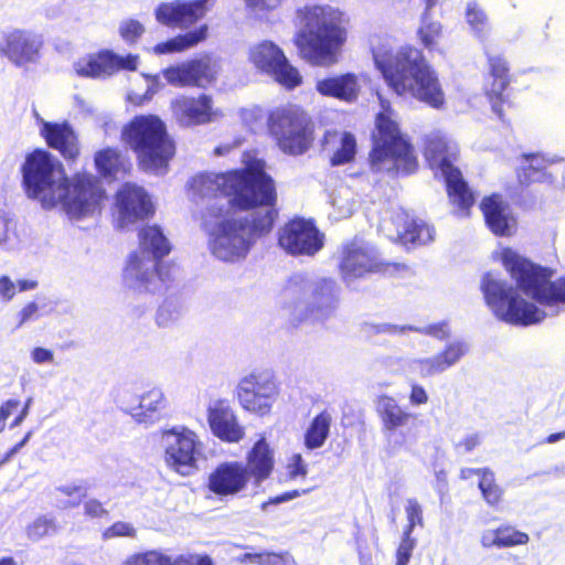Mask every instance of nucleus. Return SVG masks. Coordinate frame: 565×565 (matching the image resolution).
<instances>
[{"mask_svg":"<svg viewBox=\"0 0 565 565\" xmlns=\"http://www.w3.org/2000/svg\"><path fill=\"white\" fill-rule=\"evenodd\" d=\"M207 25L202 24L193 31L179 34L168 41L157 43L152 51L158 55L183 52L204 41L207 38Z\"/></svg>","mask_w":565,"mask_h":565,"instance_id":"obj_37","label":"nucleus"},{"mask_svg":"<svg viewBox=\"0 0 565 565\" xmlns=\"http://www.w3.org/2000/svg\"><path fill=\"white\" fill-rule=\"evenodd\" d=\"M267 130L278 149L291 157L308 152L316 140V122L300 105L288 103L269 111Z\"/></svg>","mask_w":565,"mask_h":565,"instance_id":"obj_7","label":"nucleus"},{"mask_svg":"<svg viewBox=\"0 0 565 565\" xmlns=\"http://www.w3.org/2000/svg\"><path fill=\"white\" fill-rule=\"evenodd\" d=\"M415 544L416 542L412 537V534L403 533L402 541L398 544L395 553L396 565H408L413 551L415 548Z\"/></svg>","mask_w":565,"mask_h":565,"instance_id":"obj_50","label":"nucleus"},{"mask_svg":"<svg viewBox=\"0 0 565 565\" xmlns=\"http://www.w3.org/2000/svg\"><path fill=\"white\" fill-rule=\"evenodd\" d=\"M56 529L52 519L39 516L26 526L25 534L30 541L38 542L55 533Z\"/></svg>","mask_w":565,"mask_h":565,"instance_id":"obj_45","label":"nucleus"},{"mask_svg":"<svg viewBox=\"0 0 565 565\" xmlns=\"http://www.w3.org/2000/svg\"><path fill=\"white\" fill-rule=\"evenodd\" d=\"M331 423L332 417L328 411L317 414L305 433V446L310 450L322 447L329 436Z\"/></svg>","mask_w":565,"mask_h":565,"instance_id":"obj_40","label":"nucleus"},{"mask_svg":"<svg viewBox=\"0 0 565 565\" xmlns=\"http://www.w3.org/2000/svg\"><path fill=\"white\" fill-rule=\"evenodd\" d=\"M277 241L291 256L312 257L323 248L326 236L313 218L294 216L281 226Z\"/></svg>","mask_w":565,"mask_h":565,"instance_id":"obj_12","label":"nucleus"},{"mask_svg":"<svg viewBox=\"0 0 565 565\" xmlns=\"http://www.w3.org/2000/svg\"><path fill=\"white\" fill-rule=\"evenodd\" d=\"M466 353V348L462 343H450L444 351L435 356L423 359L419 361L420 372L423 376H430L436 373L444 372L445 370L457 363Z\"/></svg>","mask_w":565,"mask_h":565,"instance_id":"obj_36","label":"nucleus"},{"mask_svg":"<svg viewBox=\"0 0 565 565\" xmlns=\"http://www.w3.org/2000/svg\"><path fill=\"white\" fill-rule=\"evenodd\" d=\"M21 406L19 399H8L0 405V420L4 424L10 415Z\"/></svg>","mask_w":565,"mask_h":565,"instance_id":"obj_61","label":"nucleus"},{"mask_svg":"<svg viewBox=\"0 0 565 565\" xmlns=\"http://www.w3.org/2000/svg\"><path fill=\"white\" fill-rule=\"evenodd\" d=\"M163 403V395L157 390H150L139 396L138 404L130 407L129 414L138 423L153 422Z\"/></svg>","mask_w":565,"mask_h":565,"instance_id":"obj_38","label":"nucleus"},{"mask_svg":"<svg viewBox=\"0 0 565 565\" xmlns=\"http://www.w3.org/2000/svg\"><path fill=\"white\" fill-rule=\"evenodd\" d=\"M166 466L182 477L199 470L202 443L198 434L185 426H174L161 431Z\"/></svg>","mask_w":565,"mask_h":565,"instance_id":"obj_11","label":"nucleus"},{"mask_svg":"<svg viewBox=\"0 0 565 565\" xmlns=\"http://www.w3.org/2000/svg\"><path fill=\"white\" fill-rule=\"evenodd\" d=\"M310 491H311V489L286 491V492H282V493L276 495V497L270 498L268 503L279 504V503L292 500L295 498H298L301 494H308Z\"/></svg>","mask_w":565,"mask_h":565,"instance_id":"obj_57","label":"nucleus"},{"mask_svg":"<svg viewBox=\"0 0 565 565\" xmlns=\"http://www.w3.org/2000/svg\"><path fill=\"white\" fill-rule=\"evenodd\" d=\"M210 0H174L161 2L154 10L158 23L179 29H189L203 19L211 9Z\"/></svg>","mask_w":565,"mask_h":565,"instance_id":"obj_17","label":"nucleus"},{"mask_svg":"<svg viewBox=\"0 0 565 565\" xmlns=\"http://www.w3.org/2000/svg\"><path fill=\"white\" fill-rule=\"evenodd\" d=\"M116 206L120 226L143 221L154 213L149 194L142 186L134 183H124L117 191Z\"/></svg>","mask_w":565,"mask_h":565,"instance_id":"obj_18","label":"nucleus"},{"mask_svg":"<svg viewBox=\"0 0 565 565\" xmlns=\"http://www.w3.org/2000/svg\"><path fill=\"white\" fill-rule=\"evenodd\" d=\"M106 199V191L98 177L79 171L71 178L64 177L58 189L56 205L61 204L71 218L81 220L100 212Z\"/></svg>","mask_w":565,"mask_h":565,"instance_id":"obj_9","label":"nucleus"},{"mask_svg":"<svg viewBox=\"0 0 565 565\" xmlns=\"http://www.w3.org/2000/svg\"><path fill=\"white\" fill-rule=\"evenodd\" d=\"M499 258L516 285L497 278L491 271L483 274L480 290L497 320L511 326L529 327L545 319L546 312L524 298L521 291L544 306L565 305V275L551 280L550 268L533 263L511 247L501 248Z\"/></svg>","mask_w":565,"mask_h":565,"instance_id":"obj_2","label":"nucleus"},{"mask_svg":"<svg viewBox=\"0 0 565 565\" xmlns=\"http://www.w3.org/2000/svg\"><path fill=\"white\" fill-rule=\"evenodd\" d=\"M207 422L214 436L226 443H238L245 431L233 409L218 401L207 411Z\"/></svg>","mask_w":565,"mask_h":565,"instance_id":"obj_27","label":"nucleus"},{"mask_svg":"<svg viewBox=\"0 0 565 565\" xmlns=\"http://www.w3.org/2000/svg\"><path fill=\"white\" fill-rule=\"evenodd\" d=\"M376 414L382 424V431L388 440L399 435L401 439L394 440V448L403 447L411 435L412 424L417 415L404 409L398 402L390 395H380L376 399Z\"/></svg>","mask_w":565,"mask_h":565,"instance_id":"obj_16","label":"nucleus"},{"mask_svg":"<svg viewBox=\"0 0 565 565\" xmlns=\"http://www.w3.org/2000/svg\"><path fill=\"white\" fill-rule=\"evenodd\" d=\"M371 141L369 163L372 171L386 170L397 175H409L418 170L415 149L402 131L388 102L382 103V109L374 118Z\"/></svg>","mask_w":565,"mask_h":565,"instance_id":"obj_5","label":"nucleus"},{"mask_svg":"<svg viewBox=\"0 0 565 565\" xmlns=\"http://www.w3.org/2000/svg\"><path fill=\"white\" fill-rule=\"evenodd\" d=\"M245 559H249L259 565H279L282 562L281 555L274 552H262V553H246L244 554Z\"/></svg>","mask_w":565,"mask_h":565,"instance_id":"obj_54","label":"nucleus"},{"mask_svg":"<svg viewBox=\"0 0 565 565\" xmlns=\"http://www.w3.org/2000/svg\"><path fill=\"white\" fill-rule=\"evenodd\" d=\"M32 359L35 363H47L54 359L53 352L45 348H34L32 351Z\"/></svg>","mask_w":565,"mask_h":565,"instance_id":"obj_64","label":"nucleus"},{"mask_svg":"<svg viewBox=\"0 0 565 565\" xmlns=\"http://www.w3.org/2000/svg\"><path fill=\"white\" fill-rule=\"evenodd\" d=\"M334 295V282L330 279H322L318 281L312 289V297L316 301L323 299H332Z\"/></svg>","mask_w":565,"mask_h":565,"instance_id":"obj_55","label":"nucleus"},{"mask_svg":"<svg viewBox=\"0 0 565 565\" xmlns=\"http://www.w3.org/2000/svg\"><path fill=\"white\" fill-rule=\"evenodd\" d=\"M409 402L412 405L426 404L428 402V395L425 388L418 384H413L409 394Z\"/></svg>","mask_w":565,"mask_h":565,"instance_id":"obj_58","label":"nucleus"},{"mask_svg":"<svg viewBox=\"0 0 565 565\" xmlns=\"http://www.w3.org/2000/svg\"><path fill=\"white\" fill-rule=\"evenodd\" d=\"M40 136L49 148L58 151L66 161H75L79 157L81 148L77 134L67 121H41Z\"/></svg>","mask_w":565,"mask_h":565,"instance_id":"obj_24","label":"nucleus"},{"mask_svg":"<svg viewBox=\"0 0 565 565\" xmlns=\"http://www.w3.org/2000/svg\"><path fill=\"white\" fill-rule=\"evenodd\" d=\"M94 163L99 175L104 178L117 179L118 175H125L131 169L130 162L117 148L113 147L98 150L94 154Z\"/></svg>","mask_w":565,"mask_h":565,"instance_id":"obj_35","label":"nucleus"},{"mask_svg":"<svg viewBox=\"0 0 565 565\" xmlns=\"http://www.w3.org/2000/svg\"><path fill=\"white\" fill-rule=\"evenodd\" d=\"M278 394L274 376L268 372H252L244 376L237 386V399L241 406L259 415L267 414Z\"/></svg>","mask_w":565,"mask_h":565,"instance_id":"obj_15","label":"nucleus"},{"mask_svg":"<svg viewBox=\"0 0 565 565\" xmlns=\"http://www.w3.org/2000/svg\"><path fill=\"white\" fill-rule=\"evenodd\" d=\"M407 524L403 533L412 534L416 526H424L423 508L416 499H408L405 505Z\"/></svg>","mask_w":565,"mask_h":565,"instance_id":"obj_46","label":"nucleus"},{"mask_svg":"<svg viewBox=\"0 0 565 565\" xmlns=\"http://www.w3.org/2000/svg\"><path fill=\"white\" fill-rule=\"evenodd\" d=\"M308 473V467L305 462L301 454H292L286 465V478L287 480H296L298 478H306Z\"/></svg>","mask_w":565,"mask_h":565,"instance_id":"obj_49","label":"nucleus"},{"mask_svg":"<svg viewBox=\"0 0 565 565\" xmlns=\"http://www.w3.org/2000/svg\"><path fill=\"white\" fill-rule=\"evenodd\" d=\"M480 210L487 226L494 235H511V225H513L514 218L501 194L492 193L484 196L480 202Z\"/></svg>","mask_w":565,"mask_h":565,"instance_id":"obj_29","label":"nucleus"},{"mask_svg":"<svg viewBox=\"0 0 565 565\" xmlns=\"http://www.w3.org/2000/svg\"><path fill=\"white\" fill-rule=\"evenodd\" d=\"M284 57L282 50L276 44L263 42L250 51L249 58L257 68L271 74Z\"/></svg>","mask_w":565,"mask_h":565,"instance_id":"obj_39","label":"nucleus"},{"mask_svg":"<svg viewBox=\"0 0 565 565\" xmlns=\"http://www.w3.org/2000/svg\"><path fill=\"white\" fill-rule=\"evenodd\" d=\"M139 55H118L110 50H100L88 55L78 64L77 73L86 77H107L120 71L134 72L138 68Z\"/></svg>","mask_w":565,"mask_h":565,"instance_id":"obj_20","label":"nucleus"},{"mask_svg":"<svg viewBox=\"0 0 565 565\" xmlns=\"http://www.w3.org/2000/svg\"><path fill=\"white\" fill-rule=\"evenodd\" d=\"M172 111L185 126H200L211 122L215 117L213 99L210 95L179 96L171 103Z\"/></svg>","mask_w":565,"mask_h":565,"instance_id":"obj_25","label":"nucleus"},{"mask_svg":"<svg viewBox=\"0 0 565 565\" xmlns=\"http://www.w3.org/2000/svg\"><path fill=\"white\" fill-rule=\"evenodd\" d=\"M122 565H214L209 555L180 554L172 558L171 556L157 551L148 550L135 553L129 556Z\"/></svg>","mask_w":565,"mask_h":565,"instance_id":"obj_32","label":"nucleus"},{"mask_svg":"<svg viewBox=\"0 0 565 565\" xmlns=\"http://www.w3.org/2000/svg\"><path fill=\"white\" fill-rule=\"evenodd\" d=\"M13 232L12 221L4 214H0V245L6 244Z\"/></svg>","mask_w":565,"mask_h":565,"instance_id":"obj_59","label":"nucleus"},{"mask_svg":"<svg viewBox=\"0 0 565 565\" xmlns=\"http://www.w3.org/2000/svg\"><path fill=\"white\" fill-rule=\"evenodd\" d=\"M423 152L429 168L440 174L457 168L455 162L458 160V149L451 147L444 137H427Z\"/></svg>","mask_w":565,"mask_h":565,"instance_id":"obj_31","label":"nucleus"},{"mask_svg":"<svg viewBox=\"0 0 565 565\" xmlns=\"http://www.w3.org/2000/svg\"><path fill=\"white\" fill-rule=\"evenodd\" d=\"M23 189L45 209L56 206L58 189L65 177L63 164L45 149H34L21 167Z\"/></svg>","mask_w":565,"mask_h":565,"instance_id":"obj_8","label":"nucleus"},{"mask_svg":"<svg viewBox=\"0 0 565 565\" xmlns=\"http://www.w3.org/2000/svg\"><path fill=\"white\" fill-rule=\"evenodd\" d=\"M247 8L256 12H268L278 8L284 0H243Z\"/></svg>","mask_w":565,"mask_h":565,"instance_id":"obj_56","label":"nucleus"},{"mask_svg":"<svg viewBox=\"0 0 565 565\" xmlns=\"http://www.w3.org/2000/svg\"><path fill=\"white\" fill-rule=\"evenodd\" d=\"M141 246L147 247L153 255L156 262L151 264L149 257L142 258L132 253L124 268V278L131 281L138 288L149 290L156 278L163 280L159 269L161 259L170 250V244L158 226H146L139 232Z\"/></svg>","mask_w":565,"mask_h":565,"instance_id":"obj_10","label":"nucleus"},{"mask_svg":"<svg viewBox=\"0 0 565 565\" xmlns=\"http://www.w3.org/2000/svg\"><path fill=\"white\" fill-rule=\"evenodd\" d=\"M84 515L88 519L108 518V510L97 499H88L83 503Z\"/></svg>","mask_w":565,"mask_h":565,"instance_id":"obj_53","label":"nucleus"},{"mask_svg":"<svg viewBox=\"0 0 565 565\" xmlns=\"http://www.w3.org/2000/svg\"><path fill=\"white\" fill-rule=\"evenodd\" d=\"M220 67L210 56L193 58L166 71L170 83L205 88L215 83Z\"/></svg>","mask_w":565,"mask_h":565,"instance_id":"obj_19","label":"nucleus"},{"mask_svg":"<svg viewBox=\"0 0 565 565\" xmlns=\"http://www.w3.org/2000/svg\"><path fill=\"white\" fill-rule=\"evenodd\" d=\"M121 141L136 156L145 172L164 174L175 157L177 145L166 122L157 115H137L121 129Z\"/></svg>","mask_w":565,"mask_h":565,"instance_id":"obj_6","label":"nucleus"},{"mask_svg":"<svg viewBox=\"0 0 565 565\" xmlns=\"http://www.w3.org/2000/svg\"><path fill=\"white\" fill-rule=\"evenodd\" d=\"M40 310L41 307L36 301L25 303L17 315L18 322L15 329L21 328L30 321L38 320L42 316Z\"/></svg>","mask_w":565,"mask_h":565,"instance_id":"obj_51","label":"nucleus"},{"mask_svg":"<svg viewBox=\"0 0 565 565\" xmlns=\"http://www.w3.org/2000/svg\"><path fill=\"white\" fill-rule=\"evenodd\" d=\"M480 436L478 434H473L470 436L465 437L461 439L457 445L456 448H461L463 452H470L473 449H476L480 445Z\"/></svg>","mask_w":565,"mask_h":565,"instance_id":"obj_63","label":"nucleus"},{"mask_svg":"<svg viewBox=\"0 0 565 565\" xmlns=\"http://www.w3.org/2000/svg\"><path fill=\"white\" fill-rule=\"evenodd\" d=\"M466 20L478 33L484 32L488 28V17L477 2H469L467 4Z\"/></svg>","mask_w":565,"mask_h":565,"instance_id":"obj_47","label":"nucleus"},{"mask_svg":"<svg viewBox=\"0 0 565 565\" xmlns=\"http://www.w3.org/2000/svg\"><path fill=\"white\" fill-rule=\"evenodd\" d=\"M274 467V450L266 441L265 436H260L247 452L246 463H243V469L247 478L258 486L270 477Z\"/></svg>","mask_w":565,"mask_h":565,"instance_id":"obj_28","label":"nucleus"},{"mask_svg":"<svg viewBox=\"0 0 565 565\" xmlns=\"http://www.w3.org/2000/svg\"><path fill=\"white\" fill-rule=\"evenodd\" d=\"M321 150L331 152L329 162L332 167L343 166L354 160L356 139L349 131L327 130L320 141Z\"/></svg>","mask_w":565,"mask_h":565,"instance_id":"obj_30","label":"nucleus"},{"mask_svg":"<svg viewBox=\"0 0 565 565\" xmlns=\"http://www.w3.org/2000/svg\"><path fill=\"white\" fill-rule=\"evenodd\" d=\"M15 295V285L11 281L8 276L0 277V296L9 301Z\"/></svg>","mask_w":565,"mask_h":565,"instance_id":"obj_60","label":"nucleus"},{"mask_svg":"<svg viewBox=\"0 0 565 565\" xmlns=\"http://www.w3.org/2000/svg\"><path fill=\"white\" fill-rule=\"evenodd\" d=\"M441 177L445 181V189L450 204L460 212L468 214L475 205L476 199L460 169L457 167L441 174Z\"/></svg>","mask_w":565,"mask_h":565,"instance_id":"obj_34","label":"nucleus"},{"mask_svg":"<svg viewBox=\"0 0 565 565\" xmlns=\"http://www.w3.org/2000/svg\"><path fill=\"white\" fill-rule=\"evenodd\" d=\"M188 191L194 199H227L228 209L210 207V249L224 262L244 258L254 244L268 235L278 217L277 190L265 163L256 160L225 172H202L192 177Z\"/></svg>","mask_w":565,"mask_h":565,"instance_id":"obj_1","label":"nucleus"},{"mask_svg":"<svg viewBox=\"0 0 565 565\" xmlns=\"http://www.w3.org/2000/svg\"><path fill=\"white\" fill-rule=\"evenodd\" d=\"M42 40L30 31L14 29L3 35L0 54L17 66L34 62L39 56Z\"/></svg>","mask_w":565,"mask_h":565,"instance_id":"obj_22","label":"nucleus"},{"mask_svg":"<svg viewBox=\"0 0 565 565\" xmlns=\"http://www.w3.org/2000/svg\"><path fill=\"white\" fill-rule=\"evenodd\" d=\"M435 227L419 217H405L401 230L397 232V242L405 248H417L434 242Z\"/></svg>","mask_w":565,"mask_h":565,"instance_id":"obj_33","label":"nucleus"},{"mask_svg":"<svg viewBox=\"0 0 565 565\" xmlns=\"http://www.w3.org/2000/svg\"><path fill=\"white\" fill-rule=\"evenodd\" d=\"M143 24L136 19H127L119 25V34L128 44H135L145 33Z\"/></svg>","mask_w":565,"mask_h":565,"instance_id":"obj_48","label":"nucleus"},{"mask_svg":"<svg viewBox=\"0 0 565 565\" xmlns=\"http://www.w3.org/2000/svg\"><path fill=\"white\" fill-rule=\"evenodd\" d=\"M487 66L483 94L498 118L507 121V114L515 107L509 93L512 82L510 64L503 55H487Z\"/></svg>","mask_w":565,"mask_h":565,"instance_id":"obj_13","label":"nucleus"},{"mask_svg":"<svg viewBox=\"0 0 565 565\" xmlns=\"http://www.w3.org/2000/svg\"><path fill=\"white\" fill-rule=\"evenodd\" d=\"M177 311L169 306H162L159 308L156 320L158 326L163 327L167 326L171 320L174 319Z\"/></svg>","mask_w":565,"mask_h":565,"instance_id":"obj_62","label":"nucleus"},{"mask_svg":"<svg viewBox=\"0 0 565 565\" xmlns=\"http://www.w3.org/2000/svg\"><path fill=\"white\" fill-rule=\"evenodd\" d=\"M315 89L322 97L351 104L358 100L362 85L356 73L345 72L318 79Z\"/></svg>","mask_w":565,"mask_h":565,"instance_id":"obj_26","label":"nucleus"},{"mask_svg":"<svg viewBox=\"0 0 565 565\" xmlns=\"http://www.w3.org/2000/svg\"><path fill=\"white\" fill-rule=\"evenodd\" d=\"M375 64L387 87L397 96H412L435 109L445 106L446 96L438 74L420 49L401 46L395 53L376 57Z\"/></svg>","mask_w":565,"mask_h":565,"instance_id":"obj_4","label":"nucleus"},{"mask_svg":"<svg viewBox=\"0 0 565 565\" xmlns=\"http://www.w3.org/2000/svg\"><path fill=\"white\" fill-rule=\"evenodd\" d=\"M339 270L344 279L359 278L369 273L382 270L373 250L360 243L350 242L343 245Z\"/></svg>","mask_w":565,"mask_h":565,"instance_id":"obj_23","label":"nucleus"},{"mask_svg":"<svg viewBox=\"0 0 565 565\" xmlns=\"http://www.w3.org/2000/svg\"><path fill=\"white\" fill-rule=\"evenodd\" d=\"M522 158L526 164L515 171L516 184L521 191L527 190L534 183L547 186L564 183L565 167L561 159L548 158L540 152L523 153Z\"/></svg>","mask_w":565,"mask_h":565,"instance_id":"obj_14","label":"nucleus"},{"mask_svg":"<svg viewBox=\"0 0 565 565\" xmlns=\"http://www.w3.org/2000/svg\"><path fill=\"white\" fill-rule=\"evenodd\" d=\"M275 81L287 89H294L301 85L302 76L298 68L289 63L285 56L280 60L279 65L271 73Z\"/></svg>","mask_w":565,"mask_h":565,"instance_id":"obj_44","label":"nucleus"},{"mask_svg":"<svg viewBox=\"0 0 565 565\" xmlns=\"http://www.w3.org/2000/svg\"><path fill=\"white\" fill-rule=\"evenodd\" d=\"M478 488L483 500L491 507H498L504 495L503 488L497 482L494 472L489 468L479 479Z\"/></svg>","mask_w":565,"mask_h":565,"instance_id":"obj_43","label":"nucleus"},{"mask_svg":"<svg viewBox=\"0 0 565 565\" xmlns=\"http://www.w3.org/2000/svg\"><path fill=\"white\" fill-rule=\"evenodd\" d=\"M429 11L426 8L416 34L426 50L434 51L437 50V45L443 38V24L438 20H434Z\"/></svg>","mask_w":565,"mask_h":565,"instance_id":"obj_41","label":"nucleus"},{"mask_svg":"<svg viewBox=\"0 0 565 565\" xmlns=\"http://www.w3.org/2000/svg\"><path fill=\"white\" fill-rule=\"evenodd\" d=\"M117 536H136V529L130 524L121 521H117L108 526L104 532L105 539H111Z\"/></svg>","mask_w":565,"mask_h":565,"instance_id":"obj_52","label":"nucleus"},{"mask_svg":"<svg viewBox=\"0 0 565 565\" xmlns=\"http://www.w3.org/2000/svg\"><path fill=\"white\" fill-rule=\"evenodd\" d=\"M248 483L243 462L225 461L211 471L206 488L217 498H233L245 491Z\"/></svg>","mask_w":565,"mask_h":565,"instance_id":"obj_21","label":"nucleus"},{"mask_svg":"<svg viewBox=\"0 0 565 565\" xmlns=\"http://www.w3.org/2000/svg\"><path fill=\"white\" fill-rule=\"evenodd\" d=\"M530 541L527 533L519 531L513 525L502 524L492 531V541L489 545L498 548L525 545Z\"/></svg>","mask_w":565,"mask_h":565,"instance_id":"obj_42","label":"nucleus"},{"mask_svg":"<svg viewBox=\"0 0 565 565\" xmlns=\"http://www.w3.org/2000/svg\"><path fill=\"white\" fill-rule=\"evenodd\" d=\"M296 14L299 29L292 42L299 57L312 66L338 64L348 40L342 11L328 4H312L299 8Z\"/></svg>","mask_w":565,"mask_h":565,"instance_id":"obj_3","label":"nucleus"}]
</instances>
